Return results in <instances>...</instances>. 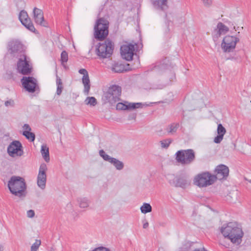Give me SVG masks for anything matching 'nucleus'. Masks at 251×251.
<instances>
[{
	"label": "nucleus",
	"instance_id": "27",
	"mask_svg": "<svg viewBox=\"0 0 251 251\" xmlns=\"http://www.w3.org/2000/svg\"><path fill=\"white\" fill-rule=\"evenodd\" d=\"M56 82L57 85L56 94L57 95L59 96L62 93L63 89V84L61 78L57 75L56 76Z\"/></svg>",
	"mask_w": 251,
	"mask_h": 251
},
{
	"label": "nucleus",
	"instance_id": "28",
	"mask_svg": "<svg viewBox=\"0 0 251 251\" xmlns=\"http://www.w3.org/2000/svg\"><path fill=\"white\" fill-rule=\"evenodd\" d=\"M140 210L142 213L146 214L151 212L152 207L150 204L148 203H144L141 206Z\"/></svg>",
	"mask_w": 251,
	"mask_h": 251
},
{
	"label": "nucleus",
	"instance_id": "9",
	"mask_svg": "<svg viewBox=\"0 0 251 251\" xmlns=\"http://www.w3.org/2000/svg\"><path fill=\"white\" fill-rule=\"evenodd\" d=\"M17 63V72L23 75H29L32 71V67L29 64L26 55H22L18 57Z\"/></svg>",
	"mask_w": 251,
	"mask_h": 251
},
{
	"label": "nucleus",
	"instance_id": "32",
	"mask_svg": "<svg viewBox=\"0 0 251 251\" xmlns=\"http://www.w3.org/2000/svg\"><path fill=\"white\" fill-rule=\"evenodd\" d=\"M41 242L40 240L36 239L34 243L32 244L31 247V251H37L40 246L41 245Z\"/></svg>",
	"mask_w": 251,
	"mask_h": 251
},
{
	"label": "nucleus",
	"instance_id": "17",
	"mask_svg": "<svg viewBox=\"0 0 251 251\" xmlns=\"http://www.w3.org/2000/svg\"><path fill=\"white\" fill-rule=\"evenodd\" d=\"M143 105L140 102L130 103L126 102L125 103L119 102L116 105V108L117 110H131L142 108Z\"/></svg>",
	"mask_w": 251,
	"mask_h": 251
},
{
	"label": "nucleus",
	"instance_id": "37",
	"mask_svg": "<svg viewBox=\"0 0 251 251\" xmlns=\"http://www.w3.org/2000/svg\"><path fill=\"white\" fill-rule=\"evenodd\" d=\"M223 137L224 136H222V135L218 134V135L215 137L214 142L217 144L220 143L223 139Z\"/></svg>",
	"mask_w": 251,
	"mask_h": 251
},
{
	"label": "nucleus",
	"instance_id": "23",
	"mask_svg": "<svg viewBox=\"0 0 251 251\" xmlns=\"http://www.w3.org/2000/svg\"><path fill=\"white\" fill-rule=\"evenodd\" d=\"M82 80L84 87V93L87 95L89 94L90 89V79L88 75L83 76Z\"/></svg>",
	"mask_w": 251,
	"mask_h": 251
},
{
	"label": "nucleus",
	"instance_id": "3",
	"mask_svg": "<svg viewBox=\"0 0 251 251\" xmlns=\"http://www.w3.org/2000/svg\"><path fill=\"white\" fill-rule=\"evenodd\" d=\"M109 22L103 18L98 19L94 26V36L99 41H103L108 36Z\"/></svg>",
	"mask_w": 251,
	"mask_h": 251
},
{
	"label": "nucleus",
	"instance_id": "33",
	"mask_svg": "<svg viewBox=\"0 0 251 251\" xmlns=\"http://www.w3.org/2000/svg\"><path fill=\"white\" fill-rule=\"evenodd\" d=\"M19 18L20 21L21 22L22 21H25V20L29 18L25 11L22 10L19 14Z\"/></svg>",
	"mask_w": 251,
	"mask_h": 251
},
{
	"label": "nucleus",
	"instance_id": "6",
	"mask_svg": "<svg viewBox=\"0 0 251 251\" xmlns=\"http://www.w3.org/2000/svg\"><path fill=\"white\" fill-rule=\"evenodd\" d=\"M97 49V55L101 58H109L114 50V44L109 39H106L104 43L99 44Z\"/></svg>",
	"mask_w": 251,
	"mask_h": 251
},
{
	"label": "nucleus",
	"instance_id": "4",
	"mask_svg": "<svg viewBox=\"0 0 251 251\" xmlns=\"http://www.w3.org/2000/svg\"><path fill=\"white\" fill-rule=\"evenodd\" d=\"M175 156L176 162L183 165H190L196 159V153L192 149L179 150L176 153Z\"/></svg>",
	"mask_w": 251,
	"mask_h": 251
},
{
	"label": "nucleus",
	"instance_id": "2",
	"mask_svg": "<svg viewBox=\"0 0 251 251\" xmlns=\"http://www.w3.org/2000/svg\"><path fill=\"white\" fill-rule=\"evenodd\" d=\"M8 187L10 192L16 196L21 197L25 196L26 183L24 178L21 176H11L8 182Z\"/></svg>",
	"mask_w": 251,
	"mask_h": 251
},
{
	"label": "nucleus",
	"instance_id": "7",
	"mask_svg": "<svg viewBox=\"0 0 251 251\" xmlns=\"http://www.w3.org/2000/svg\"><path fill=\"white\" fill-rule=\"evenodd\" d=\"M214 181V175H211L208 172H204L197 175L194 179V183L200 187H203L212 184Z\"/></svg>",
	"mask_w": 251,
	"mask_h": 251
},
{
	"label": "nucleus",
	"instance_id": "35",
	"mask_svg": "<svg viewBox=\"0 0 251 251\" xmlns=\"http://www.w3.org/2000/svg\"><path fill=\"white\" fill-rule=\"evenodd\" d=\"M172 140L170 139H166L163 141H161V147L163 148H168L170 145V144L172 143Z\"/></svg>",
	"mask_w": 251,
	"mask_h": 251
},
{
	"label": "nucleus",
	"instance_id": "10",
	"mask_svg": "<svg viewBox=\"0 0 251 251\" xmlns=\"http://www.w3.org/2000/svg\"><path fill=\"white\" fill-rule=\"evenodd\" d=\"M239 39L233 36H226L224 37L221 44V48L225 52L232 51L235 48L236 45Z\"/></svg>",
	"mask_w": 251,
	"mask_h": 251
},
{
	"label": "nucleus",
	"instance_id": "36",
	"mask_svg": "<svg viewBox=\"0 0 251 251\" xmlns=\"http://www.w3.org/2000/svg\"><path fill=\"white\" fill-rule=\"evenodd\" d=\"M68 59V53L66 51H63L61 54V61L62 64L66 63Z\"/></svg>",
	"mask_w": 251,
	"mask_h": 251
},
{
	"label": "nucleus",
	"instance_id": "40",
	"mask_svg": "<svg viewBox=\"0 0 251 251\" xmlns=\"http://www.w3.org/2000/svg\"><path fill=\"white\" fill-rule=\"evenodd\" d=\"M14 105V102L13 100H10L5 102V105L7 107H13Z\"/></svg>",
	"mask_w": 251,
	"mask_h": 251
},
{
	"label": "nucleus",
	"instance_id": "38",
	"mask_svg": "<svg viewBox=\"0 0 251 251\" xmlns=\"http://www.w3.org/2000/svg\"><path fill=\"white\" fill-rule=\"evenodd\" d=\"M112 71L116 73H120L123 71V69H121L120 66L118 65H115L112 69Z\"/></svg>",
	"mask_w": 251,
	"mask_h": 251
},
{
	"label": "nucleus",
	"instance_id": "5",
	"mask_svg": "<svg viewBox=\"0 0 251 251\" xmlns=\"http://www.w3.org/2000/svg\"><path fill=\"white\" fill-rule=\"evenodd\" d=\"M121 93V88L118 85H113L108 88L102 99L105 103H109L113 105L119 100Z\"/></svg>",
	"mask_w": 251,
	"mask_h": 251
},
{
	"label": "nucleus",
	"instance_id": "26",
	"mask_svg": "<svg viewBox=\"0 0 251 251\" xmlns=\"http://www.w3.org/2000/svg\"><path fill=\"white\" fill-rule=\"evenodd\" d=\"M178 126V124L173 123L167 127L166 130L168 134H173L176 132Z\"/></svg>",
	"mask_w": 251,
	"mask_h": 251
},
{
	"label": "nucleus",
	"instance_id": "18",
	"mask_svg": "<svg viewBox=\"0 0 251 251\" xmlns=\"http://www.w3.org/2000/svg\"><path fill=\"white\" fill-rule=\"evenodd\" d=\"M33 13L35 23L40 25L46 26L44 14L42 10L39 8L35 7L33 9Z\"/></svg>",
	"mask_w": 251,
	"mask_h": 251
},
{
	"label": "nucleus",
	"instance_id": "13",
	"mask_svg": "<svg viewBox=\"0 0 251 251\" xmlns=\"http://www.w3.org/2000/svg\"><path fill=\"white\" fill-rule=\"evenodd\" d=\"M22 148V146L21 143L18 141H14L8 147L7 152L10 156H21L23 154V151Z\"/></svg>",
	"mask_w": 251,
	"mask_h": 251
},
{
	"label": "nucleus",
	"instance_id": "20",
	"mask_svg": "<svg viewBox=\"0 0 251 251\" xmlns=\"http://www.w3.org/2000/svg\"><path fill=\"white\" fill-rule=\"evenodd\" d=\"M174 183L176 187H179L184 188L189 186L190 184V182L186 177H176Z\"/></svg>",
	"mask_w": 251,
	"mask_h": 251
},
{
	"label": "nucleus",
	"instance_id": "41",
	"mask_svg": "<svg viewBox=\"0 0 251 251\" xmlns=\"http://www.w3.org/2000/svg\"><path fill=\"white\" fill-rule=\"evenodd\" d=\"M35 216V212L33 210H29L27 211V216L28 218H32Z\"/></svg>",
	"mask_w": 251,
	"mask_h": 251
},
{
	"label": "nucleus",
	"instance_id": "16",
	"mask_svg": "<svg viewBox=\"0 0 251 251\" xmlns=\"http://www.w3.org/2000/svg\"><path fill=\"white\" fill-rule=\"evenodd\" d=\"M215 181L216 179L221 180L228 176V168L225 165H220L215 169Z\"/></svg>",
	"mask_w": 251,
	"mask_h": 251
},
{
	"label": "nucleus",
	"instance_id": "44",
	"mask_svg": "<svg viewBox=\"0 0 251 251\" xmlns=\"http://www.w3.org/2000/svg\"><path fill=\"white\" fill-rule=\"evenodd\" d=\"M79 73L83 75V76L88 75L87 71L84 69H81L79 70Z\"/></svg>",
	"mask_w": 251,
	"mask_h": 251
},
{
	"label": "nucleus",
	"instance_id": "42",
	"mask_svg": "<svg viewBox=\"0 0 251 251\" xmlns=\"http://www.w3.org/2000/svg\"><path fill=\"white\" fill-rule=\"evenodd\" d=\"M92 251H110V250L106 248L105 247H100L97 248H96L95 250H93Z\"/></svg>",
	"mask_w": 251,
	"mask_h": 251
},
{
	"label": "nucleus",
	"instance_id": "12",
	"mask_svg": "<svg viewBox=\"0 0 251 251\" xmlns=\"http://www.w3.org/2000/svg\"><path fill=\"white\" fill-rule=\"evenodd\" d=\"M21 82L24 88L28 92L33 93L38 87L36 79L31 76H24Z\"/></svg>",
	"mask_w": 251,
	"mask_h": 251
},
{
	"label": "nucleus",
	"instance_id": "25",
	"mask_svg": "<svg viewBox=\"0 0 251 251\" xmlns=\"http://www.w3.org/2000/svg\"><path fill=\"white\" fill-rule=\"evenodd\" d=\"M22 24L29 30L35 32V28L30 18H28L25 21H21Z\"/></svg>",
	"mask_w": 251,
	"mask_h": 251
},
{
	"label": "nucleus",
	"instance_id": "46",
	"mask_svg": "<svg viewBox=\"0 0 251 251\" xmlns=\"http://www.w3.org/2000/svg\"><path fill=\"white\" fill-rule=\"evenodd\" d=\"M0 251H3L2 247L0 245Z\"/></svg>",
	"mask_w": 251,
	"mask_h": 251
},
{
	"label": "nucleus",
	"instance_id": "1",
	"mask_svg": "<svg viewBox=\"0 0 251 251\" xmlns=\"http://www.w3.org/2000/svg\"><path fill=\"white\" fill-rule=\"evenodd\" d=\"M221 232L225 238H227L235 244L241 243L243 232L242 229L237 226L235 223H228L226 226L221 228Z\"/></svg>",
	"mask_w": 251,
	"mask_h": 251
},
{
	"label": "nucleus",
	"instance_id": "22",
	"mask_svg": "<svg viewBox=\"0 0 251 251\" xmlns=\"http://www.w3.org/2000/svg\"><path fill=\"white\" fill-rule=\"evenodd\" d=\"M168 0H151L153 6L157 9L164 10L167 7Z\"/></svg>",
	"mask_w": 251,
	"mask_h": 251
},
{
	"label": "nucleus",
	"instance_id": "30",
	"mask_svg": "<svg viewBox=\"0 0 251 251\" xmlns=\"http://www.w3.org/2000/svg\"><path fill=\"white\" fill-rule=\"evenodd\" d=\"M85 103L87 105H89L92 106H95L97 103V100L95 97H87L86 99L85 100Z\"/></svg>",
	"mask_w": 251,
	"mask_h": 251
},
{
	"label": "nucleus",
	"instance_id": "8",
	"mask_svg": "<svg viewBox=\"0 0 251 251\" xmlns=\"http://www.w3.org/2000/svg\"><path fill=\"white\" fill-rule=\"evenodd\" d=\"M8 52L13 57L18 58L21 55H25L22 43L18 40H11L7 45Z\"/></svg>",
	"mask_w": 251,
	"mask_h": 251
},
{
	"label": "nucleus",
	"instance_id": "11",
	"mask_svg": "<svg viewBox=\"0 0 251 251\" xmlns=\"http://www.w3.org/2000/svg\"><path fill=\"white\" fill-rule=\"evenodd\" d=\"M47 170V166L45 163L41 164L37 176V183L38 186L42 190H44L46 188Z\"/></svg>",
	"mask_w": 251,
	"mask_h": 251
},
{
	"label": "nucleus",
	"instance_id": "15",
	"mask_svg": "<svg viewBox=\"0 0 251 251\" xmlns=\"http://www.w3.org/2000/svg\"><path fill=\"white\" fill-rule=\"evenodd\" d=\"M134 47L133 45H124L121 47V54L122 57L127 61L132 59Z\"/></svg>",
	"mask_w": 251,
	"mask_h": 251
},
{
	"label": "nucleus",
	"instance_id": "14",
	"mask_svg": "<svg viewBox=\"0 0 251 251\" xmlns=\"http://www.w3.org/2000/svg\"><path fill=\"white\" fill-rule=\"evenodd\" d=\"M99 154L104 160L113 164L117 170H121L124 168V164L122 161L110 156L109 155L107 154L103 150H100Z\"/></svg>",
	"mask_w": 251,
	"mask_h": 251
},
{
	"label": "nucleus",
	"instance_id": "21",
	"mask_svg": "<svg viewBox=\"0 0 251 251\" xmlns=\"http://www.w3.org/2000/svg\"><path fill=\"white\" fill-rule=\"evenodd\" d=\"M173 25V23L171 21H167L165 23V24L162 27V32L164 36L166 38H170L171 34V29L170 27Z\"/></svg>",
	"mask_w": 251,
	"mask_h": 251
},
{
	"label": "nucleus",
	"instance_id": "29",
	"mask_svg": "<svg viewBox=\"0 0 251 251\" xmlns=\"http://www.w3.org/2000/svg\"><path fill=\"white\" fill-rule=\"evenodd\" d=\"M79 205L81 208H86L89 205V201L85 198H80L78 200Z\"/></svg>",
	"mask_w": 251,
	"mask_h": 251
},
{
	"label": "nucleus",
	"instance_id": "24",
	"mask_svg": "<svg viewBox=\"0 0 251 251\" xmlns=\"http://www.w3.org/2000/svg\"><path fill=\"white\" fill-rule=\"evenodd\" d=\"M41 152L45 161L48 162L50 161L49 150L46 144L42 145Z\"/></svg>",
	"mask_w": 251,
	"mask_h": 251
},
{
	"label": "nucleus",
	"instance_id": "39",
	"mask_svg": "<svg viewBox=\"0 0 251 251\" xmlns=\"http://www.w3.org/2000/svg\"><path fill=\"white\" fill-rule=\"evenodd\" d=\"M201 1L205 6L209 7L212 4L213 0H201Z\"/></svg>",
	"mask_w": 251,
	"mask_h": 251
},
{
	"label": "nucleus",
	"instance_id": "43",
	"mask_svg": "<svg viewBox=\"0 0 251 251\" xmlns=\"http://www.w3.org/2000/svg\"><path fill=\"white\" fill-rule=\"evenodd\" d=\"M24 131L30 132L31 128L28 124H25L23 126Z\"/></svg>",
	"mask_w": 251,
	"mask_h": 251
},
{
	"label": "nucleus",
	"instance_id": "31",
	"mask_svg": "<svg viewBox=\"0 0 251 251\" xmlns=\"http://www.w3.org/2000/svg\"><path fill=\"white\" fill-rule=\"evenodd\" d=\"M23 134L29 140L34 141L35 136L34 133L31 132L24 131Z\"/></svg>",
	"mask_w": 251,
	"mask_h": 251
},
{
	"label": "nucleus",
	"instance_id": "45",
	"mask_svg": "<svg viewBox=\"0 0 251 251\" xmlns=\"http://www.w3.org/2000/svg\"><path fill=\"white\" fill-rule=\"evenodd\" d=\"M149 226V223L145 220V222L143 223V227L144 228H147Z\"/></svg>",
	"mask_w": 251,
	"mask_h": 251
},
{
	"label": "nucleus",
	"instance_id": "19",
	"mask_svg": "<svg viewBox=\"0 0 251 251\" xmlns=\"http://www.w3.org/2000/svg\"><path fill=\"white\" fill-rule=\"evenodd\" d=\"M228 31V28L226 26L222 23H219L217 25V28L215 30L214 39L217 40L222 34H226Z\"/></svg>",
	"mask_w": 251,
	"mask_h": 251
},
{
	"label": "nucleus",
	"instance_id": "34",
	"mask_svg": "<svg viewBox=\"0 0 251 251\" xmlns=\"http://www.w3.org/2000/svg\"><path fill=\"white\" fill-rule=\"evenodd\" d=\"M226 132L225 128L222 126L221 124H219L218 125L217 127V133L218 135H222L224 136Z\"/></svg>",
	"mask_w": 251,
	"mask_h": 251
}]
</instances>
